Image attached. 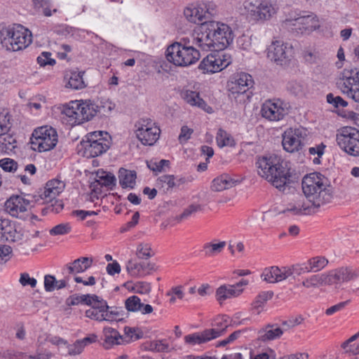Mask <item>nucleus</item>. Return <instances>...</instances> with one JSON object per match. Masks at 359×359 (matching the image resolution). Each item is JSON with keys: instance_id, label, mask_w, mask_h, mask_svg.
<instances>
[{"instance_id": "nucleus-31", "label": "nucleus", "mask_w": 359, "mask_h": 359, "mask_svg": "<svg viewBox=\"0 0 359 359\" xmlns=\"http://www.w3.org/2000/svg\"><path fill=\"white\" fill-rule=\"evenodd\" d=\"M237 182L229 175L222 174L212 180L211 189L214 191H222L234 187Z\"/></svg>"}, {"instance_id": "nucleus-51", "label": "nucleus", "mask_w": 359, "mask_h": 359, "mask_svg": "<svg viewBox=\"0 0 359 359\" xmlns=\"http://www.w3.org/2000/svg\"><path fill=\"white\" fill-rule=\"evenodd\" d=\"M291 29L296 35H309L319 29L320 26H313L310 24H292Z\"/></svg>"}, {"instance_id": "nucleus-34", "label": "nucleus", "mask_w": 359, "mask_h": 359, "mask_svg": "<svg viewBox=\"0 0 359 359\" xmlns=\"http://www.w3.org/2000/svg\"><path fill=\"white\" fill-rule=\"evenodd\" d=\"M184 182V178L177 177L173 175H163L157 180V184L166 191L179 187Z\"/></svg>"}, {"instance_id": "nucleus-45", "label": "nucleus", "mask_w": 359, "mask_h": 359, "mask_svg": "<svg viewBox=\"0 0 359 359\" xmlns=\"http://www.w3.org/2000/svg\"><path fill=\"white\" fill-rule=\"evenodd\" d=\"M83 72H72L66 86L74 90L83 88L86 85L83 81Z\"/></svg>"}, {"instance_id": "nucleus-26", "label": "nucleus", "mask_w": 359, "mask_h": 359, "mask_svg": "<svg viewBox=\"0 0 359 359\" xmlns=\"http://www.w3.org/2000/svg\"><path fill=\"white\" fill-rule=\"evenodd\" d=\"M211 325L212 327L206 330L211 332L212 339H215L222 336L226 332L231 325V320L226 315H219L214 318Z\"/></svg>"}, {"instance_id": "nucleus-38", "label": "nucleus", "mask_w": 359, "mask_h": 359, "mask_svg": "<svg viewBox=\"0 0 359 359\" xmlns=\"http://www.w3.org/2000/svg\"><path fill=\"white\" fill-rule=\"evenodd\" d=\"M210 332L205 330L201 332H195L184 337V341L186 344L191 346L196 344H201L210 341L212 339Z\"/></svg>"}, {"instance_id": "nucleus-22", "label": "nucleus", "mask_w": 359, "mask_h": 359, "mask_svg": "<svg viewBox=\"0 0 359 359\" xmlns=\"http://www.w3.org/2000/svg\"><path fill=\"white\" fill-rule=\"evenodd\" d=\"M326 273L328 285L348 282L358 276L356 271L350 267H341Z\"/></svg>"}, {"instance_id": "nucleus-7", "label": "nucleus", "mask_w": 359, "mask_h": 359, "mask_svg": "<svg viewBox=\"0 0 359 359\" xmlns=\"http://www.w3.org/2000/svg\"><path fill=\"white\" fill-rule=\"evenodd\" d=\"M217 6L212 1H196L187 5L183 12L184 19L189 22H215Z\"/></svg>"}, {"instance_id": "nucleus-58", "label": "nucleus", "mask_w": 359, "mask_h": 359, "mask_svg": "<svg viewBox=\"0 0 359 359\" xmlns=\"http://www.w3.org/2000/svg\"><path fill=\"white\" fill-rule=\"evenodd\" d=\"M169 161L162 159L159 161H150L147 163L148 168L154 172H161L164 167H168Z\"/></svg>"}, {"instance_id": "nucleus-50", "label": "nucleus", "mask_w": 359, "mask_h": 359, "mask_svg": "<svg viewBox=\"0 0 359 359\" xmlns=\"http://www.w3.org/2000/svg\"><path fill=\"white\" fill-rule=\"evenodd\" d=\"M287 89L295 95H303L306 90V86L301 80L293 79L288 81Z\"/></svg>"}, {"instance_id": "nucleus-2", "label": "nucleus", "mask_w": 359, "mask_h": 359, "mask_svg": "<svg viewBox=\"0 0 359 359\" xmlns=\"http://www.w3.org/2000/svg\"><path fill=\"white\" fill-rule=\"evenodd\" d=\"M256 165L258 175L276 189L283 191L290 184V170L279 156L270 155L259 157Z\"/></svg>"}, {"instance_id": "nucleus-48", "label": "nucleus", "mask_w": 359, "mask_h": 359, "mask_svg": "<svg viewBox=\"0 0 359 359\" xmlns=\"http://www.w3.org/2000/svg\"><path fill=\"white\" fill-rule=\"evenodd\" d=\"M116 178L111 173H108L103 170H99L97 172L95 182L101 186L104 187H112L115 184Z\"/></svg>"}, {"instance_id": "nucleus-63", "label": "nucleus", "mask_w": 359, "mask_h": 359, "mask_svg": "<svg viewBox=\"0 0 359 359\" xmlns=\"http://www.w3.org/2000/svg\"><path fill=\"white\" fill-rule=\"evenodd\" d=\"M19 282L22 286H30L34 288L36 285L37 281L34 278H31L27 273L20 274Z\"/></svg>"}, {"instance_id": "nucleus-17", "label": "nucleus", "mask_w": 359, "mask_h": 359, "mask_svg": "<svg viewBox=\"0 0 359 359\" xmlns=\"http://www.w3.org/2000/svg\"><path fill=\"white\" fill-rule=\"evenodd\" d=\"M5 210L11 216L25 219L30 210V201L20 195H12L5 202Z\"/></svg>"}, {"instance_id": "nucleus-52", "label": "nucleus", "mask_w": 359, "mask_h": 359, "mask_svg": "<svg viewBox=\"0 0 359 359\" xmlns=\"http://www.w3.org/2000/svg\"><path fill=\"white\" fill-rule=\"evenodd\" d=\"M136 255L138 258L148 259L154 255L151 246L148 243H140L136 248Z\"/></svg>"}, {"instance_id": "nucleus-37", "label": "nucleus", "mask_w": 359, "mask_h": 359, "mask_svg": "<svg viewBox=\"0 0 359 359\" xmlns=\"http://www.w3.org/2000/svg\"><path fill=\"white\" fill-rule=\"evenodd\" d=\"M289 21H300V22H309L318 21V17L316 14L307 11L300 10H292L287 15Z\"/></svg>"}, {"instance_id": "nucleus-9", "label": "nucleus", "mask_w": 359, "mask_h": 359, "mask_svg": "<svg viewBox=\"0 0 359 359\" xmlns=\"http://www.w3.org/2000/svg\"><path fill=\"white\" fill-rule=\"evenodd\" d=\"M90 308L86 311V316L96 321H117L120 319L119 312L116 308L108 306L107 302L93 294L88 304Z\"/></svg>"}, {"instance_id": "nucleus-36", "label": "nucleus", "mask_w": 359, "mask_h": 359, "mask_svg": "<svg viewBox=\"0 0 359 359\" xmlns=\"http://www.w3.org/2000/svg\"><path fill=\"white\" fill-rule=\"evenodd\" d=\"M104 346L110 348L114 345L120 344L122 339L121 335L114 328L105 327L103 329Z\"/></svg>"}, {"instance_id": "nucleus-54", "label": "nucleus", "mask_w": 359, "mask_h": 359, "mask_svg": "<svg viewBox=\"0 0 359 359\" xmlns=\"http://www.w3.org/2000/svg\"><path fill=\"white\" fill-rule=\"evenodd\" d=\"M125 306L128 311L137 312L141 309L142 303L140 299L137 296H132L128 297L125 302Z\"/></svg>"}, {"instance_id": "nucleus-49", "label": "nucleus", "mask_w": 359, "mask_h": 359, "mask_svg": "<svg viewBox=\"0 0 359 359\" xmlns=\"http://www.w3.org/2000/svg\"><path fill=\"white\" fill-rule=\"evenodd\" d=\"M328 264V260L324 257H314L309 259L307 265L310 272H318L324 269Z\"/></svg>"}, {"instance_id": "nucleus-30", "label": "nucleus", "mask_w": 359, "mask_h": 359, "mask_svg": "<svg viewBox=\"0 0 359 359\" xmlns=\"http://www.w3.org/2000/svg\"><path fill=\"white\" fill-rule=\"evenodd\" d=\"M277 5L272 0H262L257 6V15L260 20H270L276 15Z\"/></svg>"}, {"instance_id": "nucleus-21", "label": "nucleus", "mask_w": 359, "mask_h": 359, "mask_svg": "<svg viewBox=\"0 0 359 359\" xmlns=\"http://www.w3.org/2000/svg\"><path fill=\"white\" fill-rule=\"evenodd\" d=\"M128 273L133 278H143L156 270V266L152 262H138L130 259L126 264Z\"/></svg>"}, {"instance_id": "nucleus-23", "label": "nucleus", "mask_w": 359, "mask_h": 359, "mask_svg": "<svg viewBox=\"0 0 359 359\" xmlns=\"http://www.w3.org/2000/svg\"><path fill=\"white\" fill-rule=\"evenodd\" d=\"M65 187V183L61 180L57 179L49 180L40 194V197L43 200L44 203L52 202L62 192Z\"/></svg>"}, {"instance_id": "nucleus-56", "label": "nucleus", "mask_w": 359, "mask_h": 359, "mask_svg": "<svg viewBox=\"0 0 359 359\" xmlns=\"http://www.w3.org/2000/svg\"><path fill=\"white\" fill-rule=\"evenodd\" d=\"M72 230V226L69 223H61L49 231L51 236H61L69 233Z\"/></svg>"}, {"instance_id": "nucleus-25", "label": "nucleus", "mask_w": 359, "mask_h": 359, "mask_svg": "<svg viewBox=\"0 0 359 359\" xmlns=\"http://www.w3.org/2000/svg\"><path fill=\"white\" fill-rule=\"evenodd\" d=\"M311 211V206L305 203L302 196H298L287 205L283 212L290 215H299L309 214Z\"/></svg>"}, {"instance_id": "nucleus-44", "label": "nucleus", "mask_w": 359, "mask_h": 359, "mask_svg": "<svg viewBox=\"0 0 359 359\" xmlns=\"http://www.w3.org/2000/svg\"><path fill=\"white\" fill-rule=\"evenodd\" d=\"M285 269L287 278L290 277L295 278L310 272L307 264L305 263L285 266Z\"/></svg>"}, {"instance_id": "nucleus-27", "label": "nucleus", "mask_w": 359, "mask_h": 359, "mask_svg": "<svg viewBox=\"0 0 359 359\" xmlns=\"http://www.w3.org/2000/svg\"><path fill=\"white\" fill-rule=\"evenodd\" d=\"M283 330L277 324H267L259 330L257 339L267 342L280 338Z\"/></svg>"}, {"instance_id": "nucleus-32", "label": "nucleus", "mask_w": 359, "mask_h": 359, "mask_svg": "<svg viewBox=\"0 0 359 359\" xmlns=\"http://www.w3.org/2000/svg\"><path fill=\"white\" fill-rule=\"evenodd\" d=\"M93 259L81 257L66 265L69 273L76 274L86 271L93 264Z\"/></svg>"}, {"instance_id": "nucleus-42", "label": "nucleus", "mask_w": 359, "mask_h": 359, "mask_svg": "<svg viewBox=\"0 0 359 359\" xmlns=\"http://www.w3.org/2000/svg\"><path fill=\"white\" fill-rule=\"evenodd\" d=\"M93 106L95 108V114L93 117L97 114L103 116L109 115L111 111L115 108V104L110 101L109 99H102L100 100V104H95L93 102Z\"/></svg>"}, {"instance_id": "nucleus-5", "label": "nucleus", "mask_w": 359, "mask_h": 359, "mask_svg": "<svg viewBox=\"0 0 359 359\" xmlns=\"http://www.w3.org/2000/svg\"><path fill=\"white\" fill-rule=\"evenodd\" d=\"M95 108L90 100H74L64 105L63 119L69 125H79L93 118Z\"/></svg>"}, {"instance_id": "nucleus-11", "label": "nucleus", "mask_w": 359, "mask_h": 359, "mask_svg": "<svg viewBox=\"0 0 359 359\" xmlns=\"http://www.w3.org/2000/svg\"><path fill=\"white\" fill-rule=\"evenodd\" d=\"M57 131L52 127L44 126L35 129L31 138L34 150L39 152L53 149L57 143Z\"/></svg>"}, {"instance_id": "nucleus-61", "label": "nucleus", "mask_w": 359, "mask_h": 359, "mask_svg": "<svg viewBox=\"0 0 359 359\" xmlns=\"http://www.w3.org/2000/svg\"><path fill=\"white\" fill-rule=\"evenodd\" d=\"M37 62L42 67L55 64V60L51 58V53L49 52H43L38 56Z\"/></svg>"}, {"instance_id": "nucleus-57", "label": "nucleus", "mask_w": 359, "mask_h": 359, "mask_svg": "<svg viewBox=\"0 0 359 359\" xmlns=\"http://www.w3.org/2000/svg\"><path fill=\"white\" fill-rule=\"evenodd\" d=\"M327 102L332 104L334 107H346L348 102L340 96H334L332 93H329L326 96Z\"/></svg>"}, {"instance_id": "nucleus-3", "label": "nucleus", "mask_w": 359, "mask_h": 359, "mask_svg": "<svg viewBox=\"0 0 359 359\" xmlns=\"http://www.w3.org/2000/svg\"><path fill=\"white\" fill-rule=\"evenodd\" d=\"M302 187L312 209L324 205L332 199V188L320 173L313 172L306 175L302 180Z\"/></svg>"}, {"instance_id": "nucleus-6", "label": "nucleus", "mask_w": 359, "mask_h": 359, "mask_svg": "<svg viewBox=\"0 0 359 359\" xmlns=\"http://www.w3.org/2000/svg\"><path fill=\"white\" fill-rule=\"evenodd\" d=\"M165 56L167 60L175 66L188 67L198 61L201 54L191 46L175 42L167 48Z\"/></svg>"}, {"instance_id": "nucleus-20", "label": "nucleus", "mask_w": 359, "mask_h": 359, "mask_svg": "<svg viewBox=\"0 0 359 359\" xmlns=\"http://www.w3.org/2000/svg\"><path fill=\"white\" fill-rule=\"evenodd\" d=\"M22 226L16 225L8 219H0V242H20Z\"/></svg>"}, {"instance_id": "nucleus-16", "label": "nucleus", "mask_w": 359, "mask_h": 359, "mask_svg": "<svg viewBox=\"0 0 359 359\" xmlns=\"http://www.w3.org/2000/svg\"><path fill=\"white\" fill-rule=\"evenodd\" d=\"M306 135V130L302 127L287 128L283 134V149L290 153L299 151Z\"/></svg>"}, {"instance_id": "nucleus-12", "label": "nucleus", "mask_w": 359, "mask_h": 359, "mask_svg": "<svg viewBox=\"0 0 359 359\" xmlns=\"http://www.w3.org/2000/svg\"><path fill=\"white\" fill-rule=\"evenodd\" d=\"M336 141L338 146L352 156H359V130L355 128L345 126L337 130Z\"/></svg>"}, {"instance_id": "nucleus-13", "label": "nucleus", "mask_w": 359, "mask_h": 359, "mask_svg": "<svg viewBox=\"0 0 359 359\" xmlns=\"http://www.w3.org/2000/svg\"><path fill=\"white\" fill-rule=\"evenodd\" d=\"M135 134L139 141L144 145L151 146L160 137L161 130L150 118H142L135 123Z\"/></svg>"}, {"instance_id": "nucleus-60", "label": "nucleus", "mask_w": 359, "mask_h": 359, "mask_svg": "<svg viewBox=\"0 0 359 359\" xmlns=\"http://www.w3.org/2000/svg\"><path fill=\"white\" fill-rule=\"evenodd\" d=\"M203 210L202 205L200 204H191L189 205L183 212L180 215V219H187V217H190L191 215L200 212Z\"/></svg>"}, {"instance_id": "nucleus-15", "label": "nucleus", "mask_w": 359, "mask_h": 359, "mask_svg": "<svg viewBox=\"0 0 359 359\" xmlns=\"http://www.w3.org/2000/svg\"><path fill=\"white\" fill-rule=\"evenodd\" d=\"M213 54L207 55L200 62L198 69L204 74H213L219 72L227 67L231 62L230 56L216 51Z\"/></svg>"}, {"instance_id": "nucleus-14", "label": "nucleus", "mask_w": 359, "mask_h": 359, "mask_svg": "<svg viewBox=\"0 0 359 359\" xmlns=\"http://www.w3.org/2000/svg\"><path fill=\"white\" fill-rule=\"evenodd\" d=\"M287 113V103L278 98L266 100L260 109L262 117L273 122L283 120Z\"/></svg>"}, {"instance_id": "nucleus-4", "label": "nucleus", "mask_w": 359, "mask_h": 359, "mask_svg": "<svg viewBox=\"0 0 359 359\" xmlns=\"http://www.w3.org/2000/svg\"><path fill=\"white\" fill-rule=\"evenodd\" d=\"M0 41L7 50L18 51L27 48L32 41L31 32L21 24L0 29Z\"/></svg>"}, {"instance_id": "nucleus-53", "label": "nucleus", "mask_w": 359, "mask_h": 359, "mask_svg": "<svg viewBox=\"0 0 359 359\" xmlns=\"http://www.w3.org/2000/svg\"><path fill=\"white\" fill-rule=\"evenodd\" d=\"M146 348L151 351L168 352L169 344L165 340H154L147 344Z\"/></svg>"}, {"instance_id": "nucleus-28", "label": "nucleus", "mask_w": 359, "mask_h": 359, "mask_svg": "<svg viewBox=\"0 0 359 359\" xmlns=\"http://www.w3.org/2000/svg\"><path fill=\"white\" fill-rule=\"evenodd\" d=\"M181 97L187 104L198 107L208 113L212 112V108L200 97L199 93L190 90H183L181 92Z\"/></svg>"}, {"instance_id": "nucleus-43", "label": "nucleus", "mask_w": 359, "mask_h": 359, "mask_svg": "<svg viewBox=\"0 0 359 359\" xmlns=\"http://www.w3.org/2000/svg\"><path fill=\"white\" fill-rule=\"evenodd\" d=\"M20 242H27L39 237L40 231L36 229L32 224L29 223L22 226Z\"/></svg>"}, {"instance_id": "nucleus-8", "label": "nucleus", "mask_w": 359, "mask_h": 359, "mask_svg": "<svg viewBox=\"0 0 359 359\" xmlns=\"http://www.w3.org/2000/svg\"><path fill=\"white\" fill-rule=\"evenodd\" d=\"M337 88L340 92L359 103V68H345L338 75Z\"/></svg>"}, {"instance_id": "nucleus-55", "label": "nucleus", "mask_w": 359, "mask_h": 359, "mask_svg": "<svg viewBox=\"0 0 359 359\" xmlns=\"http://www.w3.org/2000/svg\"><path fill=\"white\" fill-rule=\"evenodd\" d=\"M90 294H82V295H73L70 296L66 299V304L69 306L78 305L79 304L83 303L86 304H88V301H90L91 298Z\"/></svg>"}, {"instance_id": "nucleus-19", "label": "nucleus", "mask_w": 359, "mask_h": 359, "mask_svg": "<svg viewBox=\"0 0 359 359\" xmlns=\"http://www.w3.org/2000/svg\"><path fill=\"white\" fill-rule=\"evenodd\" d=\"M292 46L281 41H274L268 48V57L276 62H282L292 56Z\"/></svg>"}, {"instance_id": "nucleus-39", "label": "nucleus", "mask_w": 359, "mask_h": 359, "mask_svg": "<svg viewBox=\"0 0 359 359\" xmlns=\"http://www.w3.org/2000/svg\"><path fill=\"white\" fill-rule=\"evenodd\" d=\"M119 184L123 188L133 189L135 185L136 172L121 168L118 172Z\"/></svg>"}, {"instance_id": "nucleus-46", "label": "nucleus", "mask_w": 359, "mask_h": 359, "mask_svg": "<svg viewBox=\"0 0 359 359\" xmlns=\"http://www.w3.org/2000/svg\"><path fill=\"white\" fill-rule=\"evenodd\" d=\"M11 126V115L8 110L0 108V136L7 134Z\"/></svg>"}, {"instance_id": "nucleus-35", "label": "nucleus", "mask_w": 359, "mask_h": 359, "mask_svg": "<svg viewBox=\"0 0 359 359\" xmlns=\"http://www.w3.org/2000/svg\"><path fill=\"white\" fill-rule=\"evenodd\" d=\"M226 244L225 241L207 242L203 245L201 251L205 257H214L223 251Z\"/></svg>"}, {"instance_id": "nucleus-59", "label": "nucleus", "mask_w": 359, "mask_h": 359, "mask_svg": "<svg viewBox=\"0 0 359 359\" xmlns=\"http://www.w3.org/2000/svg\"><path fill=\"white\" fill-rule=\"evenodd\" d=\"M133 290L135 293L146 294L151 291V285L149 283L139 281L134 284Z\"/></svg>"}, {"instance_id": "nucleus-33", "label": "nucleus", "mask_w": 359, "mask_h": 359, "mask_svg": "<svg viewBox=\"0 0 359 359\" xmlns=\"http://www.w3.org/2000/svg\"><path fill=\"white\" fill-rule=\"evenodd\" d=\"M302 285L306 289H314L328 285L327 273H322L311 275L303 280Z\"/></svg>"}, {"instance_id": "nucleus-24", "label": "nucleus", "mask_w": 359, "mask_h": 359, "mask_svg": "<svg viewBox=\"0 0 359 359\" xmlns=\"http://www.w3.org/2000/svg\"><path fill=\"white\" fill-rule=\"evenodd\" d=\"M262 279L268 283H276L287 279L285 266H273L265 268L262 274Z\"/></svg>"}, {"instance_id": "nucleus-47", "label": "nucleus", "mask_w": 359, "mask_h": 359, "mask_svg": "<svg viewBox=\"0 0 359 359\" xmlns=\"http://www.w3.org/2000/svg\"><path fill=\"white\" fill-rule=\"evenodd\" d=\"M273 296V292L272 291L261 292L257 295L252 303L253 309L259 313L262 310L267 301L270 300Z\"/></svg>"}, {"instance_id": "nucleus-29", "label": "nucleus", "mask_w": 359, "mask_h": 359, "mask_svg": "<svg viewBox=\"0 0 359 359\" xmlns=\"http://www.w3.org/2000/svg\"><path fill=\"white\" fill-rule=\"evenodd\" d=\"M243 290L235 288L233 285L224 284L216 290L215 297L217 301L222 304L226 299L239 297Z\"/></svg>"}, {"instance_id": "nucleus-1", "label": "nucleus", "mask_w": 359, "mask_h": 359, "mask_svg": "<svg viewBox=\"0 0 359 359\" xmlns=\"http://www.w3.org/2000/svg\"><path fill=\"white\" fill-rule=\"evenodd\" d=\"M196 46L203 51H219L225 49L234 37L228 24H217V28L210 29L208 24H198L192 32Z\"/></svg>"}, {"instance_id": "nucleus-10", "label": "nucleus", "mask_w": 359, "mask_h": 359, "mask_svg": "<svg viewBox=\"0 0 359 359\" xmlns=\"http://www.w3.org/2000/svg\"><path fill=\"white\" fill-rule=\"evenodd\" d=\"M109 135L107 132L94 131L86 135V140L81 142L82 155L94 158L102 155L109 148Z\"/></svg>"}, {"instance_id": "nucleus-18", "label": "nucleus", "mask_w": 359, "mask_h": 359, "mask_svg": "<svg viewBox=\"0 0 359 359\" xmlns=\"http://www.w3.org/2000/svg\"><path fill=\"white\" fill-rule=\"evenodd\" d=\"M253 83L254 81L251 75L241 72L228 83V90L230 95L236 99L238 95L246 93L252 87Z\"/></svg>"}, {"instance_id": "nucleus-40", "label": "nucleus", "mask_w": 359, "mask_h": 359, "mask_svg": "<svg viewBox=\"0 0 359 359\" xmlns=\"http://www.w3.org/2000/svg\"><path fill=\"white\" fill-rule=\"evenodd\" d=\"M67 283L65 280H57L52 275H46L44 277V288L46 292H53L65 287Z\"/></svg>"}, {"instance_id": "nucleus-62", "label": "nucleus", "mask_w": 359, "mask_h": 359, "mask_svg": "<svg viewBox=\"0 0 359 359\" xmlns=\"http://www.w3.org/2000/svg\"><path fill=\"white\" fill-rule=\"evenodd\" d=\"M0 167L7 172H13L17 170V163L11 158H4L0 160Z\"/></svg>"}, {"instance_id": "nucleus-64", "label": "nucleus", "mask_w": 359, "mask_h": 359, "mask_svg": "<svg viewBox=\"0 0 359 359\" xmlns=\"http://www.w3.org/2000/svg\"><path fill=\"white\" fill-rule=\"evenodd\" d=\"M193 132L194 130L188 128L187 126H182L181 128L180 134L178 137L180 142L184 143L188 141L190 139Z\"/></svg>"}, {"instance_id": "nucleus-41", "label": "nucleus", "mask_w": 359, "mask_h": 359, "mask_svg": "<svg viewBox=\"0 0 359 359\" xmlns=\"http://www.w3.org/2000/svg\"><path fill=\"white\" fill-rule=\"evenodd\" d=\"M216 141L217 146L220 148L224 147H234L236 144L235 140L231 135L222 128H219L217 133Z\"/></svg>"}]
</instances>
